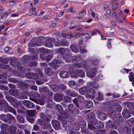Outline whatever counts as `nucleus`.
Here are the masks:
<instances>
[{"label":"nucleus","mask_w":134,"mask_h":134,"mask_svg":"<svg viewBox=\"0 0 134 134\" xmlns=\"http://www.w3.org/2000/svg\"><path fill=\"white\" fill-rule=\"evenodd\" d=\"M95 118L93 113H92L88 114L86 116L88 121V128L90 130L95 128L96 126L99 128H102L103 127V124L98 121L97 119L93 120Z\"/></svg>","instance_id":"obj_1"},{"label":"nucleus","mask_w":134,"mask_h":134,"mask_svg":"<svg viewBox=\"0 0 134 134\" xmlns=\"http://www.w3.org/2000/svg\"><path fill=\"white\" fill-rule=\"evenodd\" d=\"M58 53L61 54L65 53V55L64 57V59L66 62H70L71 61V54L68 49L60 48L59 49Z\"/></svg>","instance_id":"obj_2"},{"label":"nucleus","mask_w":134,"mask_h":134,"mask_svg":"<svg viewBox=\"0 0 134 134\" xmlns=\"http://www.w3.org/2000/svg\"><path fill=\"white\" fill-rule=\"evenodd\" d=\"M97 69L95 68H91L86 70L87 75L90 78H92L95 76L97 72Z\"/></svg>","instance_id":"obj_3"},{"label":"nucleus","mask_w":134,"mask_h":134,"mask_svg":"<svg viewBox=\"0 0 134 134\" xmlns=\"http://www.w3.org/2000/svg\"><path fill=\"white\" fill-rule=\"evenodd\" d=\"M38 72L36 74H34V73H26V76L28 78H30L33 79H36L39 76H41L42 75V71L39 69H37Z\"/></svg>","instance_id":"obj_4"},{"label":"nucleus","mask_w":134,"mask_h":134,"mask_svg":"<svg viewBox=\"0 0 134 134\" xmlns=\"http://www.w3.org/2000/svg\"><path fill=\"white\" fill-rule=\"evenodd\" d=\"M121 107L120 105L115 104L114 106L110 108V113H113L117 111L120 112L121 110Z\"/></svg>","instance_id":"obj_5"},{"label":"nucleus","mask_w":134,"mask_h":134,"mask_svg":"<svg viewBox=\"0 0 134 134\" xmlns=\"http://www.w3.org/2000/svg\"><path fill=\"white\" fill-rule=\"evenodd\" d=\"M48 121H49L44 122V121L41 120L40 122V124L43 125L45 129H47L51 132L52 131V130L51 129V125Z\"/></svg>","instance_id":"obj_6"},{"label":"nucleus","mask_w":134,"mask_h":134,"mask_svg":"<svg viewBox=\"0 0 134 134\" xmlns=\"http://www.w3.org/2000/svg\"><path fill=\"white\" fill-rule=\"evenodd\" d=\"M51 41L53 42V43H54L55 46H66L67 45V43L65 41H55L53 39H51Z\"/></svg>","instance_id":"obj_7"},{"label":"nucleus","mask_w":134,"mask_h":134,"mask_svg":"<svg viewBox=\"0 0 134 134\" xmlns=\"http://www.w3.org/2000/svg\"><path fill=\"white\" fill-rule=\"evenodd\" d=\"M60 62L58 60H54L52 63L50 64V65L52 66L53 68L55 69L60 66Z\"/></svg>","instance_id":"obj_8"},{"label":"nucleus","mask_w":134,"mask_h":134,"mask_svg":"<svg viewBox=\"0 0 134 134\" xmlns=\"http://www.w3.org/2000/svg\"><path fill=\"white\" fill-rule=\"evenodd\" d=\"M22 103L26 107L29 108H31L35 106L34 104L29 101L24 100L22 101Z\"/></svg>","instance_id":"obj_9"},{"label":"nucleus","mask_w":134,"mask_h":134,"mask_svg":"<svg viewBox=\"0 0 134 134\" xmlns=\"http://www.w3.org/2000/svg\"><path fill=\"white\" fill-rule=\"evenodd\" d=\"M122 114L124 117L125 119H127L130 117L131 115L130 112L127 109H124Z\"/></svg>","instance_id":"obj_10"},{"label":"nucleus","mask_w":134,"mask_h":134,"mask_svg":"<svg viewBox=\"0 0 134 134\" xmlns=\"http://www.w3.org/2000/svg\"><path fill=\"white\" fill-rule=\"evenodd\" d=\"M94 90L93 89H90L87 91V96L90 98L93 99L94 98Z\"/></svg>","instance_id":"obj_11"},{"label":"nucleus","mask_w":134,"mask_h":134,"mask_svg":"<svg viewBox=\"0 0 134 134\" xmlns=\"http://www.w3.org/2000/svg\"><path fill=\"white\" fill-rule=\"evenodd\" d=\"M52 123L54 128L56 129L60 128V124L59 122L55 120H53Z\"/></svg>","instance_id":"obj_12"},{"label":"nucleus","mask_w":134,"mask_h":134,"mask_svg":"<svg viewBox=\"0 0 134 134\" xmlns=\"http://www.w3.org/2000/svg\"><path fill=\"white\" fill-rule=\"evenodd\" d=\"M40 56L41 58L42 59L44 60L47 62L51 60L52 57L51 55H45L42 54L40 55Z\"/></svg>","instance_id":"obj_13"},{"label":"nucleus","mask_w":134,"mask_h":134,"mask_svg":"<svg viewBox=\"0 0 134 134\" xmlns=\"http://www.w3.org/2000/svg\"><path fill=\"white\" fill-rule=\"evenodd\" d=\"M85 100V99L84 97L81 96H79L77 98H75L73 100L74 102L75 103L77 102L78 103L83 102Z\"/></svg>","instance_id":"obj_14"},{"label":"nucleus","mask_w":134,"mask_h":134,"mask_svg":"<svg viewBox=\"0 0 134 134\" xmlns=\"http://www.w3.org/2000/svg\"><path fill=\"white\" fill-rule=\"evenodd\" d=\"M113 118L115 121H121L122 119L121 115L120 114H115L113 116Z\"/></svg>","instance_id":"obj_15"},{"label":"nucleus","mask_w":134,"mask_h":134,"mask_svg":"<svg viewBox=\"0 0 134 134\" xmlns=\"http://www.w3.org/2000/svg\"><path fill=\"white\" fill-rule=\"evenodd\" d=\"M113 21L117 23H122V21L120 19L118 18L116 13H114L113 14Z\"/></svg>","instance_id":"obj_16"},{"label":"nucleus","mask_w":134,"mask_h":134,"mask_svg":"<svg viewBox=\"0 0 134 134\" xmlns=\"http://www.w3.org/2000/svg\"><path fill=\"white\" fill-rule=\"evenodd\" d=\"M60 76L63 78H67L69 77V75L67 72L65 71H62L59 73Z\"/></svg>","instance_id":"obj_17"},{"label":"nucleus","mask_w":134,"mask_h":134,"mask_svg":"<svg viewBox=\"0 0 134 134\" xmlns=\"http://www.w3.org/2000/svg\"><path fill=\"white\" fill-rule=\"evenodd\" d=\"M63 96L60 94H56L54 95V100L57 101H61L62 99Z\"/></svg>","instance_id":"obj_18"},{"label":"nucleus","mask_w":134,"mask_h":134,"mask_svg":"<svg viewBox=\"0 0 134 134\" xmlns=\"http://www.w3.org/2000/svg\"><path fill=\"white\" fill-rule=\"evenodd\" d=\"M44 72L45 74L49 76L52 75L53 73V71L49 68H46Z\"/></svg>","instance_id":"obj_19"},{"label":"nucleus","mask_w":134,"mask_h":134,"mask_svg":"<svg viewBox=\"0 0 134 134\" xmlns=\"http://www.w3.org/2000/svg\"><path fill=\"white\" fill-rule=\"evenodd\" d=\"M76 74H77V77H83L85 76V74L84 72L81 70H76Z\"/></svg>","instance_id":"obj_20"},{"label":"nucleus","mask_w":134,"mask_h":134,"mask_svg":"<svg viewBox=\"0 0 134 134\" xmlns=\"http://www.w3.org/2000/svg\"><path fill=\"white\" fill-rule=\"evenodd\" d=\"M40 116L41 118L42 119V120H39V124L40 121L41 120L44 121V122H46L47 121H48L49 120V119L45 116V115L43 113H41L40 114Z\"/></svg>","instance_id":"obj_21"},{"label":"nucleus","mask_w":134,"mask_h":134,"mask_svg":"<svg viewBox=\"0 0 134 134\" xmlns=\"http://www.w3.org/2000/svg\"><path fill=\"white\" fill-rule=\"evenodd\" d=\"M122 132L126 134H130L131 133V129L126 127H125L122 130Z\"/></svg>","instance_id":"obj_22"},{"label":"nucleus","mask_w":134,"mask_h":134,"mask_svg":"<svg viewBox=\"0 0 134 134\" xmlns=\"http://www.w3.org/2000/svg\"><path fill=\"white\" fill-rule=\"evenodd\" d=\"M9 93L12 95L16 96L18 95V91L15 90L10 89L9 90Z\"/></svg>","instance_id":"obj_23"},{"label":"nucleus","mask_w":134,"mask_h":134,"mask_svg":"<svg viewBox=\"0 0 134 134\" xmlns=\"http://www.w3.org/2000/svg\"><path fill=\"white\" fill-rule=\"evenodd\" d=\"M78 126L81 128H84L86 126V122L85 121H79L77 122Z\"/></svg>","instance_id":"obj_24"},{"label":"nucleus","mask_w":134,"mask_h":134,"mask_svg":"<svg viewBox=\"0 0 134 134\" xmlns=\"http://www.w3.org/2000/svg\"><path fill=\"white\" fill-rule=\"evenodd\" d=\"M98 117L101 120H103L106 118V115L104 113H99L98 114Z\"/></svg>","instance_id":"obj_25"},{"label":"nucleus","mask_w":134,"mask_h":134,"mask_svg":"<svg viewBox=\"0 0 134 134\" xmlns=\"http://www.w3.org/2000/svg\"><path fill=\"white\" fill-rule=\"evenodd\" d=\"M69 70H70V71L69 72L70 74L71 77L76 78L78 77L77 74H76V70L74 72L72 71L73 70V69H72V70H71L69 68Z\"/></svg>","instance_id":"obj_26"},{"label":"nucleus","mask_w":134,"mask_h":134,"mask_svg":"<svg viewBox=\"0 0 134 134\" xmlns=\"http://www.w3.org/2000/svg\"><path fill=\"white\" fill-rule=\"evenodd\" d=\"M66 93L68 95L73 97H76L77 95L75 92L69 90H67L66 91Z\"/></svg>","instance_id":"obj_27"},{"label":"nucleus","mask_w":134,"mask_h":134,"mask_svg":"<svg viewBox=\"0 0 134 134\" xmlns=\"http://www.w3.org/2000/svg\"><path fill=\"white\" fill-rule=\"evenodd\" d=\"M36 39L37 40L38 42L41 43L45 42L46 41V38L43 36H41L37 38Z\"/></svg>","instance_id":"obj_28"},{"label":"nucleus","mask_w":134,"mask_h":134,"mask_svg":"<svg viewBox=\"0 0 134 134\" xmlns=\"http://www.w3.org/2000/svg\"><path fill=\"white\" fill-rule=\"evenodd\" d=\"M73 105L72 104H70L68 106L69 111L71 113H75V110H73Z\"/></svg>","instance_id":"obj_29"},{"label":"nucleus","mask_w":134,"mask_h":134,"mask_svg":"<svg viewBox=\"0 0 134 134\" xmlns=\"http://www.w3.org/2000/svg\"><path fill=\"white\" fill-rule=\"evenodd\" d=\"M86 88L85 87H82L79 90L80 93L81 94H84L86 92Z\"/></svg>","instance_id":"obj_30"},{"label":"nucleus","mask_w":134,"mask_h":134,"mask_svg":"<svg viewBox=\"0 0 134 134\" xmlns=\"http://www.w3.org/2000/svg\"><path fill=\"white\" fill-rule=\"evenodd\" d=\"M29 15L30 16L32 15H33L36 14V9L35 8L32 7L31 8L29 12Z\"/></svg>","instance_id":"obj_31"},{"label":"nucleus","mask_w":134,"mask_h":134,"mask_svg":"<svg viewBox=\"0 0 134 134\" xmlns=\"http://www.w3.org/2000/svg\"><path fill=\"white\" fill-rule=\"evenodd\" d=\"M16 130V129L14 127H10L9 131V134H15Z\"/></svg>","instance_id":"obj_32"},{"label":"nucleus","mask_w":134,"mask_h":134,"mask_svg":"<svg viewBox=\"0 0 134 134\" xmlns=\"http://www.w3.org/2000/svg\"><path fill=\"white\" fill-rule=\"evenodd\" d=\"M107 124H109L110 127L113 129H116V126L115 125L114 122L112 121H109L107 122Z\"/></svg>","instance_id":"obj_33"},{"label":"nucleus","mask_w":134,"mask_h":134,"mask_svg":"<svg viewBox=\"0 0 134 134\" xmlns=\"http://www.w3.org/2000/svg\"><path fill=\"white\" fill-rule=\"evenodd\" d=\"M85 104L88 108H90L93 106V103L91 101H86L85 102Z\"/></svg>","instance_id":"obj_34"},{"label":"nucleus","mask_w":134,"mask_h":134,"mask_svg":"<svg viewBox=\"0 0 134 134\" xmlns=\"http://www.w3.org/2000/svg\"><path fill=\"white\" fill-rule=\"evenodd\" d=\"M129 77L130 81H134V73L132 72H130V73Z\"/></svg>","instance_id":"obj_35"},{"label":"nucleus","mask_w":134,"mask_h":134,"mask_svg":"<svg viewBox=\"0 0 134 134\" xmlns=\"http://www.w3.org/2000/svg\"><path fill=\"white\" fill-rule=\"evenodd\" d=\"M98 100L99 101H101L103 100V95L99 92H98Z\"/></svg>","instance_id":"obj_36"},{"label":"nucleus","mask_w":134,"mask_h":134,"mask_svg":"<svg viewBox=\"0 0 134 134\" xmlns=\"http://www.w3.org/2000/svg\"><path fill=\"white\" fill-rule=\"evenodd\" d=\"M55 108L57 109L58 110L60 113H61L63 110L62 106L59 104L56 105H55Z\"/></svg>","instance_id":"obj_37"},{"label":"nucleus","mask_w":134,"mask_h":134,"mask_svg":"<svg viewBox=\"0 0 134 134\" xmlns=\"http://www.w3.org/2000/svg\"><path fill=\"white\" fill-rule=\"evenodd\" d=\"M40 44H38L36 43L33 41H31L29 44V46L30 47H34L36 46H39Z\"/></svg>","instance_id":"obj_38"},{"label":"nucleus","mask_w":134,"mask_h":134,"mask_svg":"<svg viewBox=\"0 0 134 134\" xmlns=\"http://www.w3.org/2000/svg\"><path fill=\"white\" fill-rule=\"evenodd\" d=\"M111 12L110 10H107L106 13L104 14L103 16V17L105 18H108L110 15Z\"/></svg>","instance_id":"obj_39"},{"label":"nucleus","mask_w":134,"mask_h":134,"mask_svg":"<svg viewBox=\"0 0 134 134\" xmlns=\"http://www.w3.org/2000/svg\"><path fill=\"white\" fill-rule=\"evenodd\" d=\"M17 68L18 71L22 73H23L25 70V68L22 67L21 66H18Z\"/></svg>","instance_id":"obj_40"},{"label":"nucleus","mask_w":134,"mask_h":134,"mask_svg":"<svg viewBox=\"0 0 134 134\" xmlns=\"http://www.w3.org/2000/svg\"><path fill=\"white\" fill-rule=\"evenodd\" d=\"M27 113L29 116L32 117L34 115L35 111V110H29L27 111Z\"/></svg>","instance_id":"obj_41"},{"label":"nucleus","mask_w":134,"mask_h":134,"mask_svg":"<svg viewBox=\"0 0 134 134\" xmlns=\"http://www.w3.org/2000/svg\"><path fill=\"white\" fill-rule=\"evenodd\" d=\"M128 124L130 125H134V119L131 118L129 120L127 121Z\"/></svg>","instance_id":"obj_42"},{"label":"nucleus","mask_w":134,"mask_h":134,"mask_svg":"<svg viewBox=\"0 0 134 134\" xmlns=\"http://www.w3.org/2000/svg\"><path fill=\"white\" fill-rule=\"evenodd\" d=\"M51 88L54 91L56 92L58 89V86L55 85H52L51 86Z\"/></svg>","instance_id":"obj_43"},{"label":"nucleus","mask_w":134,"mask_h":134,"mask_svg":"<svg viewBox=\"0 0 134 134\" xmlns=\"http://www.w3.org/2000/svg\"><path fill=\"white\" fill-rule=\"evenodd\" d=\"M81 34L82 35L85 36V38L86 40H88L91 37V36L89 35V34L88 33H83Z\"/></svg>","instance_id":"obj_44"},{"label":"nucleus","mask_w":134,"mask_h":134,"mask_svg":"<svg viewBox=\"0 0 134 134\" xmlns=\"http://www.w3.org/2000/svg\"><path fill=\"white\" fill-rule=\"evenodd\" d=\"M52 43V42H47L44 44V45L47 47H53V44Z\"/></svg>","instance_id":"obj_45"},{"label":"nucleus","mask_w":134,"mask_h":134,"mask_svg":"<svg viewBox=\"0 0 134 134\" xmlns=\"http://www.w3.org/2000/svg\"><path fill=\"white\" fill-rule=\"evenodd\" d=\"M90 84L92 87L95 88H97L98 87V84L96 82H91Z\"/></svg>","instance_id":"obj_46"},{"label":"nucleus","mask_w":134,"mask_h":134,"mask_svg":"<svg viewBox=\"0 0 134 134\" xmlns=\"http://www.w3.org/2000/svg\"><path fill=\"white\" fill-rule=\"evenodd\" d=\"M37 64V62L35 61H33L30 63L28 65V66L29 67L32 66H36Z\"/></svg>","instance_id":"obj_47"},{"label":"nucleus","mask_w":134,"mask_h":134,"mask_svg":"<svg viewBox=\"0 0 134 134\" xmlns=\"http://www.w3.org/2000/svg\"><path fill=\"white\" fill-rule=\"evenodd\" d=\"M64 100L66 102H70L71 101V98L69 96H66L65 97Z\"/></svg>","instance_id":"obj_48"},{"label":"nucleus","mask_w":134,"mask_h":134,"mask_svg":"<svg viewBox=\"0 0 134 134\" xmlns=\"http://www.w3.org/2000/svg\"><path fill=\"white\" fill-rule=\"evenodd\" d=\"M0 119L4 121H6L5 119V115L2 114L0 115Z\"/></svg>","instance_id":"obj_49"},{"label":"nucleus","mask_w":134,"mask_h":134,"mask_svg":"<svg viewBox=\"0 0 134 134\" xmlns=\"http://www.w3.org/2000/svg\"><path fill=\"white\" fill-rule=\"evenodd\" d=\"M27 119L28 121L32 123L34 122V120L32 118L28 116L27 117Z\"/></svg>","instance_id":"obj_50"},{"label":"nucleus","mask_w":134,"mask_h":134,"mask_svg":"<svg viewBox=\"0 0 134 134\" xmlns=\"http://www.w3.org/2000/svg\"><path fill=\"white\" fill-rule=\"evenodd\" d=\"M17 119L18 122L21 123H23L24 121V118L18 116L17 117Z\"/></svg>","instance_id":"obj_51"},{"label":"nucleus","mask_w":134,"mask_h":134,"mask_svg":"<svg viewBox=\"0 0 134 134\" xmlns=\"http://www.w3.org/2000/svg\"><path fill=\"white\" fill-rule=\"evenodd\" d=\"M70 48L72 51L74 52L75 53H77L78 52V51L77 49H76L75 47H74L73 45L71 46L70 47Z\"/></svg>","instance_id":"obj_52"},{"label":"nucleus","mask_w":134,"mask_h":134,"mask_svg":"<svg viewBox=\"0 0 134 134\" xmlns=\"http://www.w3.org/2000/svg\"><path fill=\"white\" fill-rule=\"evenodd\" d=\"M63 126L64 127H67L69 126L70 122L69 121H64L63 122Z\"/></svg>","instance_id":"obj_53"},{"label":"nucleus","mask_w":134,"mask_h":134,"mask_svg":"<svg viewBox=\"0 0 134 134\" xmlns=\"http://www.w3.org/2000/svg\"><path fill=\"white\" fill-rule=\"evenodd\" d=\"M45 103L44 100L43 99H40L38 101V104H40L41 105H43Z\"/></svg>","instance_id":"obj_54"},{"label":"nucleus","mask_w":134,"mask_h":134,"mask_svg":"<svg viewBox=\"0 0 134 134\" xmlns=\"http://www.w3.org/2000/svg\"><path fill=\"white\" fill-rule=\"evenodd\" d=\"M75 82L73 81H71L68 82V84L71 86H73L75 85Z\"/></svg>","instance_id":"obj_55"},{"label":"nucleus","mask_w":134,"mask_h":134,"mask_svg":"<svg viewBox=\"0 0 134 134\" xmlns=\"http://www.w3.org/2000/svg\"><path fill=\"white\" fill-rule=\"evenodd\" d=\"M118 7V5L116 3H114L112 7L113 9L115 10Z\"/></svg>","instance_id":"obj_56"},{"label":"nucleus","mask_w":134,"mask_h":134,"mask_svg":"<svg viewBox=\"0 0 134 134\" xmlns=\"http://www.w3.org/2000/svg\"><path fill=\"white\" fill-rule=\"evenodd\" d=\"M19 97L21 99H26L27 98V97L26 95L23 94H21Z\"/></svg>","instance_id":"obj_57"},{"label":"nucleus","mask_w":134,"mask_h":134,"mask_svg":"<svg viewBox=\"0 0 134 134\" xmlns=\"http://www.w3.org/2000/svg\"><path fill=\"white\" fill-rule=\"evenodd\" d=\"M88 12L90 13H91V15L92 16H95V13L92 11V8H90Z\"/></svg>","instance_id":"obj_58"},{"label":"nucleus","mask_w":134,"mask_h":134,"mask_svg":"<svg viewBox=\"0 0 134 134\" xmlns=\"http://www.w3.org/2000/svg\"><path fill=\"white\" fill-rule=\"evenodd\" d=\"M27 81L29 82V83H27V84L30 85H31L35 84V82L34 81L32 80L31 79H30L27 80Z\"/></svg>","instance_id":"obj_59"},{"label":"nucleus","mask_w":134,"mask_h":134,"mask_svg":"<svg viewBox=\"0 0 134 134\" xmlns=\"http://www.w3.org/2000/svg\"><path fill=\"white\" fill-rule=\"evenodd\" d=\"M100 31L98 30H96L94 31H93L92 32L91 35L92 36H93L96 35L97 33H99Z\"/></svg>","instance_id":"obj_60"},{"label":"nucleus","mask_w":134,"mask_h":134,"mask_svg":"<svg viewBox=\"0 0 134 134\" xmlns=\"http://www.w3.org/2000/svg\"><path fill=\"white\" fill-rule=\"evenodd\" d=\"M86 12L85 10H83L81 12L79 13V15L81 16H83L84 15L86 14Z\"/></svg>","instance_id":"obj_61"},{"label":"nucleus","mask_w":134,"mask_h":134,"mask_svg":"<svg viewBox=\"0 0 134 134\" xmlns=\"http://www.w3.org/2000/svg\"><path fill=\"white\" fill-rule=\"evenodd\" d=\"M6 98L10 102H12L14 99V98L11 97H7Z\"/></svg>","instance_id":"obj_62"},{"label":"nucleus","mask_w":134,"mask_h":134,"mask_svg":"<svg viewBox=\"0 0 134 134\" xmlns=\"http://www.w3.org/2000/svg\"><path fill=\"white\" fill-rule=\"evenodd\" d=\"M32 96L35 97H37L39 96V94L36 92H32Z\"/></svg>","instance_id":"obj_63"},{"label":"nucleus","mask_w":134,"mask_h":134,"mask_svg":"<svg viewBox=\"0 0 134 134\" xmlns=\"http://www.w3.org/2000/svg\"><path fill=\"white\" fill-rule=\"evenodd\" d=\"M16 2V0H13L11 1L9 5L10 6H12L14 5Z\"/></svg>","instance_id":"obj_64"}]
</instances>
